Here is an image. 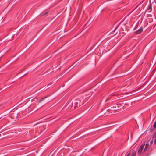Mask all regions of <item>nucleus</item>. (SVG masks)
<instances>
[{"label":"nucleus","mask_w":156,"mask_h":156,"mask_svg":"<svg viewBox=\"0 0 156 156\" xmlns=\"http://www.w3.org/2000/svg\"><path fill=\"white\" fill-rule=\"evenodd\" d=\"M108 100H108V99H105V102H107L108 101Z\"/></svg>","instance_id":"obj_17"},{"label":"nucleus","mask_w":156,"mask_h":156,"mask_svg":"<svg viewBox=\"0 0 156 156\" xmlns=\"http://www.w3.org/2000/svg\"><path fill=\"white\" fill-rule=\"evenodd\" d=\"M113 108H116V106H113Z\"/></svg>","instance_id":"obj_20"},{"label":"nucleus","mask_w":156,"mask_h":156,"mask_svg":"<svg viewBox=\"0 0 156 156\" xmlns=\"http://www.w3.org/2000/svg\"><path fill=\"white\" fill-rule=\"evenodd\" d=\"M88 96V97H87V98H86V101H87V99H88L90 97V94H89L88 95H87L86 96V97Z\"/></svg>","instance_id":"obj_9"},{"label":"nucleus","mask_w":156,"mask_h":156,"mask_svg":"<svg viewBox=\"0 0 156 156\" xmlns=\"http://www.w3.org/2000/svg\"><path fill=\"white\" fill-rule=\"evenodd\" d=\"M127 155L126 156H130V155L131 154V152L130 151H129L127 153Z\"/></svg>","instance_id":"obj_10"},{"label":"nucleus","mask_w":156,"mask_h":156,"mask_svg":"<svg viewBox=\"0 0 156 156\" xmlns=\"http://www.w3.org/2000/svg\"><path fill=\"white\" fill-rule=\"evenodd\" d=\"M51 83H49V84H48V86H49V85H51Z\"/></svg>","instance_id":"obj_19"},{"label":"nucleus","mask_w":156,"mask_h":156,"mask_svg":"<svg viewBox=\"0 0 156 156\" xmlns=\"http://www.w3.org/2000/svg\"><path fill=\"white\" fill-rule=\"evenodd\" d=\"M119 105V104H117V105Z\"/></svg>","instance_id":"obj_22"},{"label":"nucleus","mask_w":156,"mask_h":156,"mask_svg":"<svg viewBox=\"0 0 156 156\" xmlns=\"http://www.w3.org/2000/svg\"><path fill=\"white\" fill-rule=\"evenodd\" d=\"M153 126L154 128H156V122H154L153 124Z\"/></svg>","instance_id":"obj_11"},{"label":"nucleus","mask_w":156,"mask_h":156,"mask_svg":"<svg viewBox=\"0 0 156 156\" xmlns=\"http://www.w3.org/2000/svg\"><path fill=\"white\" fill-rule=\"evenodd\" d=\"M49 96V95H46V96H44V97L43 98H41L40 99V100L38 102V104H39V103L41 102L42 101H43L45 99L47 98Z\"/></svg>","instance_id":"obj_5"},{"label":"nucleus","mask_w":156,"mask_h":156,"mask_svg":"<svg viewBox=\"0 0 156 156\" xmlns=\"http://www.w3.org/2000/svg\"><path fill=\"white\" fill-rule=\"evenodd\" d=\"M154 144H156V138L155 139V140H154Z\"/></svg>","instance_id":"obj_18"},{"label":"nucleus","mask_w":156,"mask_h":156,"mask_svg":"<svg viewBox=\"0 0 156 156\" xmlns=\"http://www.w3.org/2000/svg\"><path fill=\"white\" fill-rule=\"evenodd\" d=\"M153 140H151V141L150 142V144H152L153 143Z\"/></svg>","instance_id":"obj_16"},{"label":"nucleus","mask_w":156,"mask_h":156,"mask_svg":"<svg viewBox=\"0 0 156 156\" xmlns=\"http://www.w3.org/2000/svg\"><path fill=\"white\" fill-rule=\"evenodd\" d=\"M48 12H45V13H44L43 15H42V16H44V15H46L48 14Z\"/></svg>","instance_id":"obj_15"},{"label":"nucleus","mask_w":156,"mask_h":156,"mask_svg":"<svg viewBox=\"0 0 156 156\" xmlns=\"http://www.w3.org/2000/svg\"><path fill=\"white\" fill-rule=\"evenodd\" d=\"M151 9H152V5L151 4H150L147 7V10H148L149 11L148 12H150L151 11Z\"/></svg>","instance_id":"obj_6"},{"label":"nucleus","mask_w":156,"mask_h":156,"mask_svg":"<svg viewBox=\"0 0 156 156\" xmlns=\"http://www.w3.org/2000/svg\"><path fill=\"white\" fill-rule=\"evenodd\" d=\"M156 137V132L154 133V135L153 136V137L155 138Z\"/></svg>","instance_id":"obj_14"},{"label":"nucleus","mask_w":156,"mask_h":156,"mask_svg":"<svg viewBox=\"0 0 156 156\" xmlns=\"http://www.w3.org/2000/svg\"><path fill=\"white\" fill-rule=\"evenodd\" d=\"M149 146V144L148 143H147L146 144L145 147L144 149V151H145L148 147Z\"/></svg>","instance_id":"obj_8"},{"label":"nucleus","mask_w":156,"mask_h":156,"mask_svg":"<svg viewBox=\"0 0 156 156\" xmlns=\"http://www.w3.org/2000/svg\"><path fill=\"white\" fill-rule=\"evenodd\" d=\"M136 151H133L131 156H136Z\"/></svg>","instance_id":"obj_7"},{"label":"nucleus","mask_w":156,"mask_h":156,"mask_svg":"<svg viewBox=\"0 0 156 156\" xmlns=\"http://www.w3.org/2000/svg\"><path fill=\"white\" fill-rule=\"evenodd\" d=\"M44 126H41L37 127L36 130V132L37 131L38 133L41 134L44 131Z\"/></svg>","instance_id":"obj_2"},{"label":"nucleus","mask_w":156,"mask_h":156,"mask_svg":"<svg viewBox=\"0 0 156 156\" xmlns=\"http://www.w3.org/2000/svg\"><path fill=\"white\" fill-rule=\"evenodd\" d=\"M105 114L107 115H112V114L107 112H106Z\"/></svg>","instance_id":"obj_13"},{"label":"nucleus","mask_w":156,"mask_h":156,"mask_svg":"<svg viewBox=\"0 0 156 156\" xmlns=\"http://www.w3.org/2000/svg\"><path fill=\"white\" fill-rule=\"evenodd\" d=\"M144 146V144H142L140 146L138 151V154H140L142 152Z\"/></svg>","instance_id":"obj_3"},{"label":"nucleus","mask_w":156,"mask_h":156,"mask_svg":"<svg viewBox=\"0 0 156 156\" xmlns=\"http://www.w3.org/2000/svg\"><path fill=\"white\" fill-rule=\"evenodd\" d=\"M91 23V21H90V20L88 21V22L87 24H86V25H89Z\"/></svg>","instance_id":"obj_12"},{"label":"nucleus","mask_w":156,"mask_h":156,"mask_svg":"<svg viewBox=\"0 0 156 156\" xmlns=\"http://www.w3.org/2000/svg\"><path fill=\"white\" fill-rule=\"evenodd\" d=\"M143 29L141 27L139 30H138L137 31H136L135 33L137 34H140L143 31Z\"/></svg>","instance_id":"obj_4"},{"label":"nucleus","mask_w":156,"mask_h":156,"mask_svg":"<svg viewBox=\"0 0 156 156\" xmlns=\"http://www.w3.org/2000/svg\"><path fill=\"white\" fill-rule=\"evenodd\" d=\"M82 100L81 99L80 100H76L74 101L73 103H74L75 105H76L75 107H77L78 106H80V105H82L83 104V102H81Z\"/></svg>","instance_id":"obj_1"},{"label":"nucleus","mask_w":156,"mask_h":156,"mask_svg":"<svg viewBox=\"0 0 156 156\" xmlns=\"http://www.w3.org/2000/svg\"><path fill=\"white\" fill-rule=\"evenodd\" d=\"M49 87H48V88H47V89H48V88H49Z\"/></svg>","instance_id":"obj_21"}]
</instances>
